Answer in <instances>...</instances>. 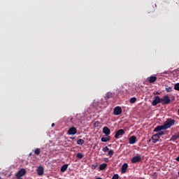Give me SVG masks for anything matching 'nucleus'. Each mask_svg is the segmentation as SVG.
<instances>
[{"mask_svg":"<svg viewBox=\"0 0 179 179\" xmlns=\"http://www.w3.org/2000/svg\"><path fill=\"white\" fill-rule=\"evenodd\" d=\"M156 80H157V77H156L155 76H152L150 78H148L149 83H155V82H156Z\"/></svg>","mask_w":179,"mask_h":179,"instance_id":"14","label":"nucleus"},{"mask_svg":"<svg viewBox=\"0 0 179 179\" xmlns=\"http://www.w3.org/2000/svg\"><path fill=\"white\" fill-rule=\"evenodd\" d=\"M108 156H110V157H113V155H114V150H110L108 151Z\"/></svg>","mask_w":179,"mask_h":179,"instance_id":"26","label":"nucleus"},{"mask_svg":"<svg viewBox=\"0 0 179 179\" xmlns=\"http://www.w3.org/2000/svg\"><path fill=\"white\" fill-rule=\"evenodd\" d=\"M129 143L130 145H134L136 143V137L135 136H132L129 138Z\"/></svg>","mask_w":179,"mask_h":179,"instance_id":"13","label":"nucleus"},{"mask_svg":"<svg viewBox=\"0 0 179 179\" xmlns=\"http://www.w3.org/2000/svg\"><path fill=\"white\" fill-rule=\"evenodd\" d=\"M103 162H105L106 163H108L109 162L108 158H104Z\"/></svg>","mask_w":179,"mask_h":179,"instance_id":"30","label":"nucleus"},{"mask_svg":"<svg viewBox=\"0 0 179 179\" xmlns=\"http://www.w3.org/2000/svg\"><path fill=\"white\" fill-rule=\"evenodd\" d=\"M85 143V140L80 138L77 141V145H83Z\"/></svg>","mask_w":179,"mask_h":179,"instance_id":"21","label":"nucleus"},{"mask_svg":"<svg viewBox=\"0 0 179 179\" xmlns=\"http://www.w3.org/2000/svg\"><path fill=\"white\" fill-rule=\"evenodd\" d=\"M77 159H83V154L78 152L76 155Z\"/></svg>","mask_w":179,"mask_h":179,"instance_id":"25","label":"nucleus"},{"mask_svg":"<svg viewBox=\"0 0 179 179\" xmlns=\"http://www.w3.org/2000/svg\"><path fill=\"white\" fill-rule=\"evenodd\" d=\"M23 176H26V169H21L16 174V178H22Z\"/></svg>","mask_w":179,"mask_h":179,"instance_id":"4","label":"nucleus"},{"mask_svg":"<svg viewBox=\"0 0 179 179\" xmlns=\"http://www.w3.org/2000/svg\"><path fill=\"white\" fill-rule=\"evenodd\" d=\"M179 138V133H178L177 134H174L171 136L170 141H177V139Z\"/></svg>","mask_w":179,"mask_h":179,"instance_id":"16","label":"nucleus"},{"mask_svg":"<svg viewBox=\"0 0 179 179\" xmlns=\"http://www.w3.org/2000/svg\"><path fill=\"white\" fill-rule=\"evenodd\" d=\"M52 127H55V123H52Z\"/></svg>","mask_w":179,"mask_h":179,"instance_id":"33","label":"nucleus"},{"mask_svg":"<svg viewBox=\"0 0 179 179\" xmlns=\"http://www.w3.org/2000/svg\"><path fill=\"white\" fill-rule=\"evenodd\" d=\"M176 162H179V156L176 158Z\"/></svg>","mask_w":179,"mask_h":179,"instance_id":"31","label":"nucleus"},{"mask_svg":"<svg viewBox=\"0 0 179 179\" xmlns=\"http://www.w3.org/2000/svg\"><path fill=\"white\" fill-rule=\"evenodd\" d=\"M174 124H176V120L169 118L164 122V127H165V129H169V128H171Z\"/></svg>","mask_w":179,"mask_h":179,"instance_id":"1","label":"nucleus"},{"mask_svg":"<svg viewBox=\"0 0 179 179\" xmlns=\"http://www.w3.org/2000/svg\"><path fill=\"white\" fill-rule=\"evenodd\" d=\"M29 156H31V153L29 154Z\"/></svg>","mask_w":179,"mask_h":179,"instance_id":"35","label":"nucleus"},{"mask_svg":"<svg viewBox=\"0 0 179 179\" xmlns=\"http://www.w3.org/2000/svg\"><path fill=\"white\" fill-rule=\"evenodd\" d=\"M159 103H162V98L159 96H155V100L152 101V106H157Z\"/></svg>","mask_w":179,"mask_h":179,"instance_id":"8","label":"nucleus"},{"mask_svg":"<svg viewBox=\"0 0 179 179\" xmlns=\"http://www.w3.org/2000/svg\"><path fill=\"white\" fill-rule=\"evenodd\" d=\"M38 176H43L44 174V168L41 166H38L36 169Z\"/></svg>","mask_w":179,"mask_h":179,"instance_id":"11","label":"nucleus"},{"mask_svg":"<svg viewBox=\"0 0 179 179\" xmlns=\"http://www.w3.org/2000/svg\"><path fill=\"white\" fill-rule=\"evenodd\" d=\"M129 102L131 103V104H134V103H136V97L131 98Z\"/></svg>","mask_w":179,"mask_h":179,"instance_id":"23","label":"nucleus"},{"mask_svg":"<svg viewBox=\"0 0 179 179\" xmlns=\"http://www.w3.org/2000/svg\"><path fill=\"white\" fill-rule=\"evenodd\" d=\"M103 152H108V150H110V148H108V147L106 146L102 149Z\"/></svg>","mask_w":179,"mask_h":179,"instance_id":"28","label":"nucleus"},{"mask_svg":"<svg viewBox=\"0 0 179 179\" xmlns=\"http://www.w3.org/2000/svg\"><path fill=\"white\" fill-rule=\"evenodd\" d=\"M68 170V164H64L61 167L60 171L62 173H65Z\"/></svg>","mask_w":179,"mask_h":179,"instance_id":"17","label":"nucleus"},{"mask_svg":"<svg viewBox=\"0 0 179 179\" xmlns=\"http://www.w3.org/2000/svg\"><path fill=\"white\" fill-rule=\"evenodd\" d=\"M127 170H128V164L124 163L122 166V174H125V173H127Z\"/></svg>","mask_w":179,"mask_h":179,"instance_id":"15","label":"nucleus"},{"mask_svg":"<svg viewBox=\"0 0 179 179\" xmlns=\"http://www.w3.org/2000/svg\"><path fill=\"white\" fill-rule=\"evenodd\" d=\"M124 134L125 131H124V129H119L118 131H116L115 134V139H120V138H121V136H122V135H124Z\"/></svg>","mask_w":179,"mask_h":179,"instance_id":"5","label":"nucleus"},{"mask_svg":"<svg viewBox=\"0 0 179 179\" xmlns=\"http://www.w3.org/2000/svg\"><path fill=\"white\" fill-rule=\"evenodd\" d=\"M164 131H159L156 134H154L152 136V142L153 143H156V142H157L159 141V139H160V137L163 136V135H164Z\"/></svg>","mask_w":179,"mask_h":179,"instance_id":"2","label":"nucleus"},{"mask_svg":"<svg viewBox=\"0 0 179 179\" xmlns=\"http://www.w3.org/2000/svg\"><path fill=\"white\" fill-rule=\"evenodd\" d=\"M111 97H113V94L111 92H108L105 96V100H108V99H111Z\"/></svg>","mask_w":179,"mask_h":179,"instance_id":"19","label":"nucleus"},{"mask_svg":"<svg viewBox=\"0 0 179 179\" xmlns=\"http://www.w3.org/2000/svg\"><path fill=\"white\" fill-rule=\"evenodd\" d=\"M34 153H35V155H36V156H38V155H40V153H41L40 148H36L34 151Z\"/></svg>","mask_w":179,"mask_h":179,"instance_id":"24","label":"nucleus"},{"mask_svg":"<svg viewBox=\"0 0 179 179\" xmlns=\"http://www.w3.org/2000/svg\"><path fill=\"white\" fill-rule=\"evenodd\" d=\"M171 102V100L170 99V97L169 96L165 95L162 98H161V103L162 106H164V104H170Z\"/></svg>","mask_w":179,"mask_h":179,"instance_id":"3","label":"nucleus"},{"mask_svg":"<svg viewBox=\"0 0 179 179\" xmlns=\"http://www.w3.org/2000/svg\"><path fill=\"white\" fill-rule=\"evenodd\" d=\"M142 157L141 156H135L131 159V163H139V162H141Z\"/></svg>","mask_w":179,"mask_h":179,"instance_id":"9","label":"nucleus"},{"mask_svg":"<svg viewBox=\"0 0 179 179\" xmlns=\"http://www.w3.org/2000/svg\"><path fill=\"white\" fill-rule=\"evenodd\" d=\"M122 113V108L120 106H116L113 109L114 115H120Z\"/></svg>","mask_w":179,"mask_h":179,"instance_id":"6","label":"nucleus"},{"mask_svg":"<svg viewBox=\"0 0 179 179\" xmlns=\"http://www.w3.org/2000/svg\"><path fill=\"white\" fill-rule=\"evenodd\" d=\"M118 178H120V176H118V174H115L113 175L111 179H118Z\"/></svg>","mask_w":179,"mask_h":179,"instance_id":"29","label":"nucleus"},{"mask_svg":"<svg viewBox=\"0 0 179 179\" xmlns=\"http://www.w3.org/2000/svg\"><path fill=\"white\" fill-rule=\"evenodd\" d=\"M163 129H166L164 124L162 126H157V127H155L154 129V132H162Z\"/></svg>","mask_w":179,"mask_h":179,"instance_id":"10","label":"nucleus"},{"mask_svg":"<svg viewBox=\"0 0 179 179\" xmlns=\"http://www.w3.org/2000/svg\"><path fill=\"white\" fill-rule=\"evenodd\" d=\"M78 133V129H76V127H71L69 129L67 134L69 135H76Z\"/></svg>","mask_w":179,"mask_h":179,"instance_id":"7","label":"nucleus"},{"mask_svg":"<svg viewBox=\"0 0 179 179\" xmlns=\"http://www.w3.org/2000/svg\"><path fill=\"white\" fill-rule=\"evenodd\" d=\"M103 133L105 134V135L106 136H108V135H110V134H111V131L110 130V129L107 127H104L103 128Z\"/></svg>","mask_w":179,"mask_h":179,"instance_id":"12","label":"nucleus"},{"mask_svg":"<svg viewBox=\"0 0 179 179\" xmlns=\"http://www.w3.org/2000/svg\"><path fill=\"white\" fill-rule=\"evenodd\" d=\"M106 169H107V164H101V165H99L100 171L106 170Z\"/></svg>","mask_w":179,"mask_h":179,"instance_id":"18","label":"nucleus"},{"mask_svg":"<svg viewBox=\"0 0 179 179\" xmlns=\"http://www.w3.org/2000/svg\"><path fill=\"white\" fill-rule=\"evenodd\" d=\"M110 139H111V137L108 136V137H102L101 138V142H108V141H110Z\"/></svg>","mask_w":179,"mask_h":179,"instance_id":"20","label":"nucleus"},{"mask_svg":"<svg viewBox=\"0 0 179 179\" xmlns=\"http://www.w3.org/2000/svg\"><path fill=\"white\" fill-rule=\"evenodd\" d=\"M174 90H177L178 92H179V83L175 84L174 85Z\"/></svg>","mask_w":179,"mask_h":179,"instance_id":"27","label":"nucleus"},{"mask_svg":"<svg viewBox=\"0 0 179 179\" xmlns=\"http://www.w3.org/2000/svg\"><path fill=\"white\" fill-rule=\"evenodd\" d=\"M70 120H71V121H72V120H73V117H71V119H70Z\"/></svg>","mask_w":179,"mask_h":179,"instance_id":"34","label":"nucleus"},{"mask_svg":"<svg viewBox=\"0 0 179 179\" xmlns=\"http://www.w3.org/2000/svg\"><path fill=\"white\" fill-rule=\"evenodd\" d=\"M165 90L167 93H170V92H173V88L171 87L166 86Z\"/></svg>","mask_w":179,"mask_h":179,"instance_id":"22","label":"nucleus"},{"mask_svg":"<svg viewBox=\"0 0 179 179\" xmlns=\"http://www.w3.org/2000/svg\"><path fill=\"white\" fill-rule=\"evenodd\" d=\"M92 167L93 169H96V166H94V165H92Z\"/></svg>","mask_w":179,"mask_h":179,"instance_id":"32","label":"nucleus"}]
</instances>
